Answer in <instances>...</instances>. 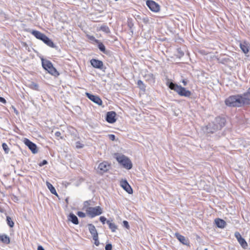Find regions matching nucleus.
I'll return each mask as SVG.
<instances>
[{
  "instance_id": "nucleus-9",
  "label": "nucleus",
  "mask_w": 250,
  "mask_h": 250,
  "mask_svg": "<svg viewBox=\"0 0 250 250\" xmlns=\"http://www.w3.org/2000/svg\"><path fill=\"white\" fill-rule=\"evenodd\" d=\"M110 167V165L106 162H103L100 163L98 166L99 173L103 174L107 171Z\"/></svg>"
},
{
  "instance_id": "nucleus-54",
  "label": "nucleus",
  "mask_w": 250,
  "mask_h": 250,
  "mask_svg": "<svg viewBox=\"0 0 250 250\" xmlns=\"http://www.w3.org/2000/svg\"><path fill=\"white\" fill-rule=\"evenodd\" d=\"M88 203V201H85V202H84V204H86V203Z\"/></svg>"
},
{
  "instance_id": "nucleus-6",
  "label": "nucleus",
  "mask_w": 250,
  "mask_h": 250,
  "mask_svg": "<svg viewBox=\"0 0 250 250\" xmlns=\"http://www.w3.org/2000/svg\"><path fill=\"white\" fill-rule=\"evenodd\" d=\"M86 211L91 218L101 215L103 212L102 209L100 206L88 207L86 209Z\"/></svg>"
},
{
  "instance_id": "nucleus-10",
  "label": "nucleus",
  "mask_w": 250,
  "mask_h": 250,
  "mask_svg": "<svg viewBox=\"0 0 250 250\" xmlns=\"http://www.w3.org/2000/svg\"><path fill=\"white\" fill-rule=\"evenodd\" d=\"M116 113L115 111H109L106 113V121L110 124H113L116 121Z\"/></svg>"
},
{
  "instance_id": "nucleus-5",
  "label": "nucleus",
  "mask_w": 250,
  "mask_h": 250,
  "mask_svg": "<svg viewBox=\"0 0 250 250\" xmlns=\"http://www.w3.org/2000/svg\"><path fill=\"white\" fill-rule=\"evenodd\" d=\"M42 67L49 73L55 76H58L59 73L56 68L53 67L51 62L48 60H42Z\"/></svg>"
},
{
  "instance_id": "nucleus-24",
  "label": "nucleus",
  "mask_w": 250,
  "mask_h": 250,
  "mask_svg": "<svg viewBox=\"0 0 250 250\" xmlns=\"http://www.w3.org/2000/svg\"><path fill=\"white\" fill-rule=\"evenodd\" d=\"M68 219L74 224L78 225L79 224L77 217L72 213H70L69 215Z\"/></svg>"
},
{
  "instance_id": "nucleus-38",
  "label": "nucleus",
  "mask_w": 250,
  "mask_h": 250,
  "mask_svg": "<svg viewBox=\"0 0 250 250\" xmlns=\"http://www.w3.org/2000/svg\"><path fill=\"white\" fill-rule=\"evenodd\" d=\"M77 214L79 217L81 218H83L85 216V214L82 211H78Z\"/></svg>"
},
{
  "instance_id": "nucleus-35",
  "label": "nucleus",
  "mask_w": 250,
  "mask_h": 250,
  "mask_svg": "<svg viewBox=\"0 0 250 250\" xmlns=\"http://www.w3.org/2000/svg\"><path fill=\"white\" fill-rule=\"evenodd\" d=\"M234 235L238 242L243 239L239 232H236L234 234Z\"/></svg>"
},
{
  "instance_id": "nucleus-30",
  "label": "nucleus",
  "mask_w": 250,
  "mask_h": 250,
  "mask_svg": "<svg viewBox=\"0 0 250 250\" xmlns=\"http://www.w3.org/2000/svg\"><path fill=\"white\" fill-rule=\"evenodd\" d=\"M6 221H7V223L8 225L10 228H13L14 227V223L12 220V219L10 217H9V216L6 217Z\"/></svg>"
},
{
  "instance_id": "nucleus-13",
  "label": "nucleus",
  "mask_w": 250,
  "mask_h": 250,
  "mask_svg": "<svg viewBox=\"0 0 250 250\" xmlns=\"http://www.w3.org/2000/svg\"><path fill=\"white\" fill-rule=\"evenodd\" d=\"M121 186L129 194L133 193V189L126 180L120 182Z\"/></svg>"
},
{
  "instance_id": "nucleus-4",
  "label": "nucleus",
  "mask_w": 250,
  "mask_h": 250,
  "mask_svg": "<svg viewBox=\"0 0 250 250\" xmlns=\"http://www.w3.org/2000/svg\"><path fill=\"white\" fill-rule=\"evenodd\" d=\"M116 159L119 163L122 165L124 167L127 169H130L132 168V164L131 161L125 155H118L116 157Z\"/></svg>"
},
{
  "instance_id": "nucleus-29",
  "label": "nucleus",
  "mask_w": 250,
  "mask_h": 250,
  "mask_svg": "<svg viewBox=\"0 0 250 250\" xmlns=\"http://www.w3.org/2000/svg\"><path fill=\"white\" fill-rule=\"evenodd\" d=\"M29 87L33 90L37 91L39 90V85L37 83L33 82H31V83L29 84Z\"/></svg>"
},
{
  "instance_id": "nucleus-56",
  "label": "nucleus",
  "mask_w": 250,
  "mask_h": 250,
  "mask_svg": "<svg viewBox=\"0 0 250 250\" xmlns=\"http://www.w3.org/2000/svg\"><path fill=\"white\" fill-rule=\"evenodd\" d=\"M205 250H207V249H206Z\"/></svg>"
},
{
  "instance_id": "nucleus-14",
  "label": "nucleus",
  "mask_w": 250,
  "mask_h": 250,
  "mask_svg": "<svg viewBox=\"0 0 250 250\" xmlns=\"http://www.w3.org/2000/svg\"><path fill=\"white\" fill-rule=\"evenodd\" d=\"M176 238L183 245L189 246V241L188 238H186L184 236L181 235L180 233L176 232L175 233Z\"/></svg>"
},
{
  "instance_id": "nucleus-44",
  "label": "nucleus",
  "mask_w": 250,
  "mask_h": 250,
  "mask_svg": "<svg viewBox=\"0 0 250 250\" xmlns=\"http://www.w3.org/2000/svg\"><path fill=\"white\" fill-rule=\"evenodd\" d=\"M47 164V161L45 160H43L41 163H40L39 165L40 167H42L45 165Z\"/></svg>"
},
{
  "instance_id": "nucleus-17",
  "label": "nucleus",
  "mask_w": 250,
  "mask_h": 250,
  "mask_svg": "<svg viewBox=\"0 0 250 250\" xmlns=\"http://www.w3.org/2000/svg\"><path fill=\"white\" fill-rule=\"evenodd\" d=\"M88 227L89 231L91 234L92 235L93 238L98 236V234L97 229H96L95 227L93 224H88Z\"/></svg>"
},
{
  "instance_id": "nucleus-26",
  "label": "nucleus",
  "mask_w": 250,
  "mask_h": 250,
  "mask_svg": "<svg viewBox=\"0 0 250 250\" xmlns=\"http://www.w3.org/2000/svg\"><path fill=\"white\" fill-rule=\"evenodd\" d=\"M106 223L108 225L109 229L112 232H115L117 229V226L114 223H112L110 220H107Z\"/></svg>"
},
{
  "instance_id": "nucleus-40",
  "label": "nucleus",
  "mask_w": 250,
  "mask_h": 250,
  "mask_svg": "<svg viewBox=\"0 0 250 250\" xmlns=\"http://www.w3.org/2000/svg\"><path fill=\"white\" fill-rule=\"evenodd\" d=\"M123 225H124V226L125 228H126V229H129V224H128V222H127V221H125H125H123Z\"/></svg>"
},
{
  "instance_id": "nucleus-50",
  "label": "nucleus",
  "mask_w": 250,
  "mask_h": 250,
  "mask_svg": "<svg viewBox=\"0 0 250 250\" xmlns=\"http://www.w3.org/2000/svg\"><path fill=\"white\" fill-rule=\"evenodd\" d=\"M76 147H77V148H82V147H83V146H80V145H77Z\"/></svg>"
},
{
  "instance_id": "nucleus-52",
  "label": "nucleus",
  "mask_w": 250,
  "mask_h": 250,
  "mask_svg": "<svg viewBox=\"0 0 250 250\" xmlns=\"http://www.w3.org/2000/svg\"><path fill=\"white\" fill-rule=\"evenodd\" d=\"M0 212H3V209L0 207Z\"/></svg>"
},
{
  "instance_id": "nucleus-37",
  "label": "nucleus",
  "mask_w": 250,
  "mask_h": 250,
  "mask_svg": "<svg viewBox=\"0 0 250 250\" xmlns=\"http://www.w3.org/2000/svg\"><path fill=\"white\" fill-rule=\"evenodd\" d=\"M127 24H128V26L130 28H131L133 26V23L132 22V19L131 18H128V20H127Z\"/></svg>"
},
{
  "instance_id": "nucleus-42",
  "label": "nucleus",
  "mask_w": 250,
  "mask_h": 250,
  "mask_svg": "<svg viewBox=\"0 0 250 250\" xmlns=\"http://www.w3.org/2000/svg\"><path fill=\"white\" fill-rule=\"evenodd\" d=\"M100 221L103 224H104L105 222H106V219L104 216H101L100 217Z\"/></svg>"
},
{
  "instance_id": "nucleus-55",
  "label": "nucleus",
  "mask_w": 250,
  "mask_h": 250,
  "mask_svg": "<svg viewBox=\"0 0 250 250\" xmlns=\"http://www.w3.org/2000/svg\"><path fill=\"white\" fill-rule=\"evenodd\" d=\"M92 39H94V37H92V38H91V39H92Z\"/></svg>"
},
{
  "instance_id": "nucleus-16",
  "label": "nucleus",
  "mask_w": 250,
  "mask_h": 250,
  "mask_svg": "<svg viewBox=\"0 0 250 250\" xmlns=\"http://www.w3.org/2000/svg\"><path fill=\"white\" fill-rule=\"evenodd\" d=\"M144 78L146 82L149 83H155V77L151 73H147L144 75Z\"/></svg>"
},
{
  "instance_id": "nucleus-34",
  "label": "nucleus",
  "mask_w": 250,
  "mask_h": 250,
  "mask_svg": "<svg viewBox=\"0 0 250 250\" xmlns=\"http://www.w3.org/2000/svg\"><path fill=\"white\" fill-rule=\"evenodd\" d=\"M138 20H143V21L145 23H147L149 21V19L148 17H143V18H142V17H137Z\"/></svg>"
},
{
  "instance_id": "nucleus-43",
  "label": "nucleus",
  "mask_w": 250,
  "mask_h": 250,
  "mask_svg": "<svg viewBox=\"0 0 250 250\" xmlns=\"http://www.w3.org/2000/svg\"><path fill=\"white\" fill-rule=\"evenodd\" d=\"M108 136V138L112 141H114L115 140V136L114 134H109Z\"/></svg>"
},
{
  "instance_id": "nucleus-15",
  "label": "nucleus",
  "mask_w": 250,
  "mask_h": 250,
  "mask_svg": "<svg viewBox=\"0 0 250 250\" xmlns=\"http://www.w3.org/2000/svg\"><path fill=\"white\" fill-rule=\"evenodd\" d=\"M28 32L31 33L34 35L37 39L40 40L42 41L44 38L46 36L45 34L41 33V32L37 30H31L29 29L27 30Z\"/></svg>"
},
{
  "instance_id": "nucleus-32",
  "label": "nucleus",
  "mask_w": 250,
  "mask_h": 250,
  "mask_svg": "<svg viewBox=\"0 0 250 250\" xmlns=\"http://www.w3.org/2000/svg\"><path fill=\"white\" fill-rule=\"evenodd\" d=\"M238 242L243 249H246L248 247V244L244 238Z\"/></svg>"
},
{
  "instance_id": "nucleus-8",
  "label": "nucleus",
  "mask_w": 250,
  "mask_h": 250,
  "mask_svg": "<svg viewBox=\"0 0 250 250\" xmlns=\"http://www.w3.org/2000/svg\"><path fill=\"white\" fill-rule=\"evenodd\" d=\"M24 143L26 146H27L28 148L31 150L33 153L35 154L37 153L38 149L37 148V146L35 144L31 142L29 139L25 138L24 140Z\"/></svg>"
},
{
  "instance_id": "nucleus-51",
  "label": "nucleus",
  "mask_w": 250,
  "mask_h": 250,
  "mask_svg": "<svg viewBox=\"0 0 250 250\" xmlns=\"http://www.w3.org/2000/svg\"><path fill=\"white\" fill-rule=\"evenodd\" d=\"M65 202L67 203V204H68V198L65 199Z\"/></svg>"
},
{
  "instance_id": "nucleus-41",
  "label": "nucleus",
  "mask_w": 250,
  "mask_h": 250,
  "mask_svg": "<svg viewBox=\"0 0 250 250\" xmlns=\"http://www.w3.org/2000/svg\"><path fill=\"white\" fill-rule=\"evenodd\" d=\"M112 245L110 244H106L105 247V250H112Z\"/></svg>"
},
{
  "instance_id": "nucleus-22",
  "label": "nucleus",
  "mask_w": 250,
  "mask_h": 250,
  "mask_svg": "<svg viewBox=\"0 0 250 250\" xmlns=\"http://www.w3.org/2000/svg\"><path fill=\"white\" fill-rule=\"evenodd\" d=\"M44 43L47 44L48 46L56 48V45L53 43V42L47 36H46L44 39L42 40Z\"/></svg>"
},
{
  "instance_id": "nucleus-33",
  "label": "nucleus",
  "mask_w": 250,
  "mask_h": 250,
  "mask_svg": "<svg viewBox=\"0 0 250 250\" xmlns=\"http://www.w3.org/2000/svg\"><path fill=\"white\" fill-rule=\"evenodd\" d=\"M177 57L181 58L184 55V52L181 48H178L177 49Z\"/></svg>"
},
{
  "instance_id": "nucleus-27",
  "label": "nucleus",
  "mask_w": 250,
  "mask_h": 250,
  "mask_svg": "<svg viewBox=\"0 0 250 250\" xmlns=\"http://www.w3.org/2000/svg\"><path fill=\"white\" fill-rule=\"evenodd\" d=\"M95 41L97 43H98V48L100 51L104 53H106L105 47L104 44L103 43L100 42L98 40H95Z\"/></svg>"
},
{
  "instance_id": "nucleus-12",
  "label": "nucleus",
  "mask_w": 250,
  "mask_h": 250,
  "mask_svg": "<svg viewBox=\"0 0 250 250\" xmlns=\"http://www.w3.org/2000/svg\"><path fill=\"white\" fill-rule=\"evenodd\" d=\"M86 96L88 99H89L90 100L94 102L95 103L98 104V105H102V101L100 98L99 97L96 95H94L91 94H90L89 93L86 92L85 93Z\"/></svg>"
},
{
  "instance_id": "nucleus-21",
  "label": "nucleus",
  "mask_w": 250,
  "mask_h": 250,
  "mask_svg": "<svg viewBox=\"0 0 250 250\" xmlns=\"http://www.w3.org/2000/svg\"><path fill=\"white\" fill-rule=\"evenodd\" d=\"M0 241L5 244H9L10 243L9 237L6 234H0Z\"/></svg>"
},
{
  "instance_id": "nucleus-7",
  "label": "nucleus",
  "mask_w": 250,
  "mask_h": 250,
  "mask_svg": "<svg viewBox=\"0 0 250 250\" xmlns=\"http://www.w3.org/2000/svg\"><path fill=\"white\" fill-rule=\"evenodd\" d=\"M146 5L152 11L157 12L160 10V6L155 1L149 0L146 1Z\"/></svg>"
},
{
  "instance_id": "nucleus-3",
  "label": "nucleus",
  "mask_w": 250,
  "mask_h": 250,
  "mask_svg": "<svg viewBox=\"0 0 250 250\" xmlns=\"http://www.w3.org/2000/svg\"><path fill=\"white\" fill-rule=\"evenodd\" d=\"M167 85L170 89L174 90L181 96L189 97L191 95V92L189 90H187L185 88L182 87L181 85H178L176 83L169 82V80L167 81Z\"/></svg>"
},
{
  "instance_id": "nucleus-31",
  "label": "nucleus",
  "mask_w": 250,
  "mask_h": 250,
  "mask_svg": "<svg viewBox=\"0 0 250 250\" xmlns=\"http://www.w3.org/2000/svg\"><path fill=\"white\" fill-rule=\"evenodd\" d=\"M137 85L139 87V88L144 91L146 89V86L143 83V81L141 80H138L137 82Z\"/></svg>"
},
{
  "instance_id": "nucleus-36",
  "label": "nucleus",
  "mask_w": 250,
  "mask_h": 250,
  "mask_svg": "<svg viewBox=\"0 0 250 250\" xmlns=\"http://www.w3.org/2000/svg\"><path fill=\"white\" fill-rule=\"evenodd\" d=\"M2 146L3 150H4L5 152L6 153H8L9 152V149L8 146L7 145V144L4 143L2 144Z\"/></svg>"
},
{
  "instance_id": "nucleus-25",
  "label": "nucleus",
  "mask_w": 250,
  "mask_h": 250,
  "mask_svg": "<svg viewBox=\"0 0 250 250\" xmlns=\"http://www.w3.org/2000/svg\"><path fill=\"white\" fill-rule=\"evenodd\" d=\"M46 185L48 188L50 190L51 193L57 196H58V195L56 191L55 188L52 186V185L51 183L47 181L46 182Z\"/></svg>"
},
{
  "instance_id": "nucleus-39",
  "label": "nucleus",
  "mask_w": 250,
  "mask_h": 250,
  "mask_svg": "<svg viewBox=\"0 0 250 250\" xmlns=\"http://www.w3.org/2000/svg\"><path fill=\"white\" fill-rule=\"evenodd\" d=\"M93 239L94 240V244L96 246H98L100 244L99 241L98 240V236L93 238Z\"/></svg>"
},
{
  "instance_id": "nucleus-49",
  "label": "nucleus",
  "mask_w": 250,
  "mask_h": 250,
  "mask_svg": "<svg viewBox=\"0 0 250 250\" xmlns=\"http://www.w3.org/2000/svg\"><path fill=\"white\" fill-rule=\"evenodd\" d=\"M76 147H77V148H82V147H83V146H80V145H77Z\"/></svg>"
},
{
  "instance_id": "nucleus-20",
  "label": "nucleus",
  "mask_w": 250,
  "mask_h": 250,
  "mask_svg": "<svg viewBox=\"0 0 250 250\" xmlns=\"http://www.w3.org/2000/svg\"><path fill=\"white\" fill-rule=\"evenodd\" d=\"M240 47L245 54L248 53L249 51L250 46L245 42L240 43Z\"/></svg>"
},
{
  "instance_id": "nucleus-23",
  "label": "nucleus",
  "mask_w": 250,
  "mask_h": 250,
  "mask_svg": "<svg viewBox=\"0 0 250 250\" xmlns=\"http://www.w3.org/2000/svg\"><path fill=\"white\" fill-rule=\"evenodd\" d=\"M242 95L246 104H247V105H250V87L249 88L247 92L243 93Z\"/></svg>"
},
{
  "instance_id": "nucleus-28",
  "label": "nucleus",
  "mask_w": 250,
  "mask_h": 250,
  "mask_svg": "<svg viewBox=\"0 0 250 250\" xmlns=\"http://www.w3.org/2000/svg\"><path fill=\"white\" fill-rule=\"evenodd\" d=\"M99 30H101L106 34H109L110 33V29L109 28V27L107 26H106L105 25H102L100 27Z\"/></svg>"
},
{
  "instance_id": "nucleus-46",
  "label": "nucleus",
  "mask_w": 250,
  "mask_h": 250,
  "mask_svg": "<svg viewBox=\"0 0 250 250\" xmlns=\"http://www.w3.org/2000/svg\"><path fill=\"white\" fill-rule=\"evenodd\" d=\"M0 102L3 104H5L6 103L5 99L4 98L1 97H0Z\"/></svg>"
},
{
  "instance_id": "nucleus-19",
  "label": "nucleus",
  "mask_w": 250,
  "mask_h": 250,
  "mask_svg": "<svg viewBox=\"0 0 250 250\" xmlns=\"http://www.w3.org/2000/svg\"><path fill=\"white\" fill-rule=\"evenodd\" d=\"M216 225L219 228H224L226 225V222L223 219L217 218L215 219Z\"/></svg>"
},
{
  "instance_id": "nucleus-45",
  "label": "nucleus",
  "mask_w": 250,
  "mask_h": 250,
  "mask_svg": "<svg viewBox=\"0 0 250 250\" xmlns=\"http://www.w3.org/2000/svg\"><path fill=\"white\" fill-rule=\"evenodd\" d=\"M55 135L56 137H60L61 139H62V137L61 136V133L60 131H57Z\"/></svg>"
},
{
  "instance_id": "nucleus-47",
  "label": "nucleus",
  "mask_w": 250,
  "mask_h": 250,
  "mask_svg": "<svg viewBox=\"0 0 250 250\" xmlns=\"http://www.w3.org/2000/svg\"><path fill=\"white\" fill-rule=\"evenodd\" d=\"M37 250H44V249L42 246L40 245L38 247Z\"/></svg>"
},
{
  "instance_id": "nucleus-48",
  "label": "nucleus",
  "mask_w": 250,
  "mask_h": 250,
  "mask_svg": "<svg viewBox=\"0 0 250 250\" xmlns=\"http://www.w3.org/2000/svg\"><path fill=\"white\" fill-rule=\"evenodd\" d=\"M182 83H183L184 86L187 85V81L186 80H183L182 81Z\"/></svg>"
},
{
  "instance_id": "nucleus-1",
  "label": "nucleus",
  "mask_w": 250,
  "mask_h": 250,
  "mask_svg": "<svg viewBox=\"0 0 250 250\" xmlns=\"http://www.w3.org/2000/svg\"><path fill=\"white\" fill-rule=\"evenodd\" d=\"M226 120L224 118L217 117L214 121L209 123L203 129L207 134H212L221 130L225 126Z\"/></svg>"
},
{
  "instance_id": "nucleus-2",
  "label": "nucleus",
  "mask_w": 250,
  "mask_h": 250,
  "mask_svg": "<svg viewBox=\"0 0 250 250\" xmlns=\"http://www.w3.org/2000/svg\"><path fill=\"white\" fill-rule=\"evenodd\" d=\"M225 103L229 107H241L247 105L242 94L230 96L225 100Z\"/></svg>"
},
{
  "instance_id": "nucleus-11",
  "label": "nucleus",
  "mask_w": 250,
  "mask_h": 250,
  "mask_svg": "<svg viewBox=\"0 0 250 250\" xmlns=\"http://www.w3.org/2000/svg\"><path fill=\"white\" fill-rule=\"evenodd\" d=\"M90 63L91 65L94 68L101 70L103 69L104 64L103 62L100 60L92 59L90 60Z\"/></svg>"
},
{
  "instance_id": "nucleus-18",
  "label": "nucleus",
  "mask_w": 250,
  "mask_h": 250,
  "mask_svg": "<svg viewBox=\"0 0 250 250\" xmlns=\"http://www.w3.org/2000/svg\"><path fill=\"white\" fill-rule=\"evenodd\" d=\"M219 63L226 64L229 61V59L225 56V55H221L217 58Z\"/></svg>"
},
{
  "instance_id": "nucleus-53",
  "label": "nucleus",
  "mask_w": 250,
  "mask_h": 250,
  "mask_svg": "<svg viewBox=\"0 0 250 250\" xmlns=\"http://www.w3.org/2000/svg\"><path fill=\"white\" fill-rule=\"evenodd\" d=\"M77 144H80V145L81 144H80V142H77Z\"/></svg>"
}]
</instances>
